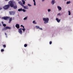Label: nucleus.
Listing matches in <instances>:
<instances>
[{
  "mask_svg": "<svg viewBox=\"0 0 73 73\" xmlns=\"http://www.w3.org/2000/svg\"><path fill=\"white\" fill-rule=\"evenodd\" d=\"M43 21H44V24H46V23H48L49 21V18H43Z\"/></svg>",
  "mask_w": 73,
  "mask_h": 73,
  "instance_id": "f257e3e1",
  "label": "nucleus"
},
{
  "mask_svg": "<svg viewBox=\"0 0 73 73\" xmlns=\"http://www.w3.org/2000/svg\"><path fill=\"white\" fill-rule=\"evenodd\" d=\"M10 7V5H7L3 7V8H4V9H8Z\"/></svg>",
  "mask_w": 73,
  "mask_h": 73,
  "instance_id": "f03ea898",
  "label": "nucleus"
},
{
  "mask_svg": "<svg viewBox=\"0 0 73 73\" xmlns=\"http://www.w3.org/2000/svg\"><path fill=\"white\" fill-rule=\"evenodd\" d=\"M9 4H10V6L11 7H13L14 6V4H13V2L12 1H10L9 2Z\"/></svg>",
  "mask_w": 73,
  "mask_h": 73,
  "instance_id": "7ed1b4c3",
  "label": "nucleus"
},
{
  "mask_svg": "<svg viewBox=\"0 0 73 73\" xmlns=\"http://www.w3.org/2000/svg\"><path fill=\"white\" fill-rule=\"evenodd\" d=\"M11 29V27H4L3 29H2V31H3L7 30V29Z\"/></svg>",
  "mask_w": 73,
  "mask_h": 73,
  "instance_id": "20e7f679",
  "label": "nucleus"
},
{
  "mask_svg": "<svg viewBox=\"0 0 73 73\" xmlns=\"http://www.w3.org/2000/svg\"><path fill=\"white\" fill-rule=\"evenodd\" d=\"M19 32L21 34V35H22L23 33V31H22V28H20L19 29Z\"/></svg>",
  "mask_w": 73,
  "mask_h": 73,
  "instance_id": "39448f33",
  "label": "nucleus"
},
{
  "mask_svg": "<svg viewBox=\"0 0 73 73\" xmlns=\"http://www.w3.org/2000/svg\"><path fill=\"white\" fill-rule=\"evenodd\" d=\"M22 7H23V8L24 9H28V6H24L23 5H22Z\"/></svg>",
  "mask_w": 73,
  "mask_h": 73,
  "instance_id": "423d86ee",
  "label": "nucleus"
},
{
  "mask_svg": "<svg viewBox=\"0 0 73 73\" xmlns=\"http://www.w3.org/2000/svg\"><path fill=\"white\" fill-rule=\"evenodd\" d=\"M9 18V17H2L1 19H4V20H8Z\"/></svg>",
  "mask_w": 73,
  "mask_h": 73,
  "instance_id": "0eeeda50",
  "label": "nucleus"
},
{
  "mask_svg": "<svg viewBox=\"0 0 73 73\" xmlns=\"http://www.w3.org/2000/svg\"><path fill=\"white\" fill-rule=\"evenodd\" d=\"M9 13L10 15H14L15 14V12L12 11H9Z\"/></svg>",
  "mask_w": 73,
  "mask_h": 73,
  "instance_id": "6e6552de",
  "label": "nucleus"
},
{
  "mask_svg": "<svg viewBox=\"0 0 73 73\" xmlns=\"http://www.w3.org/2000/svg\"><path fill=\"white\" fill-rule=\"evenodd\" d=\"M15 5H14L13 6V8L14 9H17V5L16 4V3H15Z\"/></svg>",
  "mask_w": 73,
  "mask_h": 73,
  "instance_id": "1a4fd4ad",
  "label": "nucleus"
},
{
  "mask_svg": "<svg viewBox=\"0 0 73 73\" xmlns=\"http://www.w3.org/2000/svg\"><path fill=\"white\" fill-rule=\"evenodd\" d=\"M15 27L18 29H19L20 28V25L19 24H17L15 25Z\"/></svg>",
  "mask_w": 73,
  "mask_h": 73,
  "instance_id": "9d476101",
  "label": "nucleus"
},
{
  "mask_svg": "<svg viewBox=\"0 0 73 73\" xmlns=\"http://www.w3.org/2000/svg\"><path fill=\"white\" fill-rule=\"evenodd\" d=\"M56 20L58 22V23H60L61 21V19H58V18H56Z\"/></svg>",
  "mask_w": 73,
  "mask_h": 73,
  "instance_id": "9b49d317",
  "label": "nucleus"
},
{
  "mask_svg": "<svg viewBox=\"0 0 73 73\" xmlns=\"http://www.w3.org/2000/svg\"><path fill=\"white\" fill-rule=\"evenodd\" d=\"M12 18H10L9 19V23H11V21H12Z\"/></svg>",
  "mask_w": 73,
  "mask_h": 73,
  "instance_id": "f8f14e48",
  "label": "nucleus"
},
{
  "mask_svg": "<svg viewBox=\"0 0 73 73\" xmlns=\"http://www.w3.org/2000/svg\"><path fill=\"white\" fill-rule=\"evenodd\" d=\"M57 8L59 11H61V7L59 6H58Z\"/></svg>",
  "mask_w": 73,
  "mask_h": 73,
  "instance_id": "ddd939ff",
  "label": "nucleus"
},
{
  "mask_svg": "<svg viewBox=\"0 0 73 73\" xmlns=\"http://www.w3.org/2000/svg\"><path fill=\"white\" fill-rule=\"evenodd\" d=\"M54 0H52V1L51 2V3L52 4V5H53L54 4Z\"/></svg>",
  "mask_w": 73,
  "mask_h": 73,
  "instance_id": "4468645a",
  "label": "nucleus"
},
{
  "mask_svg": "<svg viewBox=\"0 0 73 73\" xmlns=\"http://www.w3.org/2000/svg\"><path fill=\"white\" fill-rule=\"evenodd\" d=\"M22 3H23V4L25 5V2L24 1H22Z\"/></svg>",
  "mask_w": 73,
  "mask_h": 73,
  "instance_id": "2eb2a0df",
  "label": "nucleus"
},
{
  "mask_svg": "<svg viewBox=\"0 0 73 73\" xmlns=\"http://www.w3.org/2000/svg\"><path fill=\"white\" fill-rule=\"evenodd\" d=\"M70 1H67L66 2L67 4H70Z\"/></svg>",
  "mask_w": 73,
  "mask_h": 73,
  "instance_id": "dca6fc26",
  "label": "nucleus"
},
{
  "mask_svg": "<svg viewBox=\"0 0 73 73\" xmlns=\"http://www.w3.org/2000/svg\"><path fill=\"white\" fill-rule=\"evenodd\" d=\"M22 11V9H18V11Z\"/></svg>",
  "mask_w": 73,
  "mask_h": 73,
  "instance_id": "f3484780",
  "label": "nucleus"
},
{
  "mask_svg": "<svg viewBox=\"0 0 73 73\" xmlns=\"http://www.w3.org/2000/svg\"><path fill=\"white\" fill-rule=\"evenodd\" d=\"M35 21H33V23H34V24H36V22H35Z\"/></svg>",
  "mask_w": 73,
  "mask_h": 73,
  "instance_id": "a211bd4d",
  "label": "nucleus"
},
{
  "mask_svg": "<svg viewBox=\"0 0 73 73\" xmlns=\"http://www.w3.org/2000/svg\"><path fill=\"white\" fill-rule=\"evenodd\" d=\"M36 29H39V28H40V27H39V26H36Z\"/></svg>",
  "mask_w": 73,
  "mask_h": 73,
  "instance_id": "6ab92c4d",
  "label": "nucleus"
},
{
  "mask_svg": "<svg viewBox=\"0 0 73 73\" xmlns=\"http://www.w3.org/2000/svg\"><path fill=\"white\" fill-rule=\"evenodd\" d=\"M22 30H23V32H24V31H25V29L23 28V29H22Z\"/></svg>",
  "mask_w": 73,
  "mask_h": 73,
  "instance_id": "aec40b11",
  "label": "nucleus"
},
{
  "mask_svg": "<svg viewBox=\"0 0 73 73\" xmlns=\"http://www.w3.org/2000/svg\"><path fill=\"white\" fill-rule=\"evenodd\" d=\"M27 44H25L24 45V46L25 47H27Z\"/></svg>",
  "mask_w": 73,
  "mask_h": 73,
  "instance_id": "412c9836",
  "label": "nucleus"
},
{
  "mask_svg": "<svg viewBox=\"0 0 73 73\" xmlns=\"http://www.w3.org/2000/svg\"><path fill=\"white\" fill-rule=\"evenodd\" d=\"M22 11H23V12H25L26 11L24 9H22Z\"/></svg>",
  "mask_w": 73,
  "mask_h": 73,
  "instance_id": "4be33fe9",
  "label": "nucleus"
},
{
  "mask_svg": "<svg viewBox=\"0 0 73 73\" xmlns=\"http://www.w3.org/2000/svg\"><path fill=\"white\" fill-rule=\"evenodd\" d=\"M28 18L27 17H25L24 19L23 20H27V18Z\"/></svg>",
  "mask_w": 73,
  "mask_h": 73,
  "instance_id": "5701e85b",
  "label": "nucleus"
},
{
  "mask_svg": "<svg viewBox=\"0 0 73 73\" xmlns=\"http://www.w3.org/2000/svg\"><path fill=\"white\" fill-rule=\"evenodd\" d=\"M68 13H69V15H70V14L71 13H70V11H68Z\"/></svg>",
  "mask_w": 73,
  "mask_h": 73,
  "instance_id": "b1692460",
  "label": "nucleus"
},
{
  "mask_svg": "<svg viewBox=\"0 0 73 73\" xmlns=\"http://www.w3.org/2000/svg\"><path fill=\"white\" fill-rule=\"evenodd\" d=\"M28 6H29V7H31V6H32V5H30L29 4H28Z\"/></svg>",
  "mask_w": 73,
  "mask_h": 73,
  "instance_id": "393cba45",
  "label": "nucleus"
},
{
  "mask_svg": "<svg viewBox=\"0 0 73 73\" xmlns=\"http://www.w3.org/2000/svg\"><path fill=\"white\" fill-rule=\"evenodd\" d=\"M3 27H6V25L5 24H3Z\"/></svg>",
  "mask_w": 73,
  "mask_h": 73,
  "instance_id": "a878e982",
  "label": "nucleus"
},
{
  "mask_svg": "<svg viewBox=\"0 0 73 73\" xmlns=\"http://www.w3.org/2000/svg\"><path fill=\"white\" fill-rule=\"evenodd\" d=\"M3 46L4 48H5L6 47V45H5H5H3Z\"/></svg>",
  "mask_w": 73,
  "mask_h": 73,
  "instance_id": "bb28decb",
  "label": "nucleus"
},
{
  "mask_svg": "<svg viewBox=\"0 0 73 73\" xmlns=\"http://www.w3.org/2000/svg\"><path fill=\"white\" fill-rule=\"evenodd\" d=\"M1 52H4V50L3 49H1Z\"/></svg>",
  "mask_w": 73,
  "mask_h": 73,
  "instance_id": "cd10ccee",
  "label": "nucleus"
},
{
  "mask_svg": "<svg viewBox=\"0 0 73 73\" xmlns=\"http://www.w3.org/2000/svg\"><path fill=\"white\" fill-rule=\"evenodd\" d=\"M51 11V10L50 9H48V12H50Z\"/></svg>",
  "mask_w": 73,
  "mask_h": 73,
  "instance_id": "c85d7f7f",
  "label": "nucleus"
},
{
  "mask_svg": "<svg viewBox=\"0 0 73 73\" xmlns=\"http://www.w3.org/2000/svg\"><path fill=\"white\" fill-rule=\"evenodd\" d=\"M52 42L51 41L50 42L49 44L50 45H51V44H52Z\"/></svg>",
  "mask_w": 73,
  "mask_h": 73,
  "instance_id": "c756f323",
  "label": "nucleus"
},
{
  "mask_svg": "<svg viewBox=\"0 0 73 73\" xmlns=\"http://www.w3.org/2000/svg\"><path fill=\"white\" fill-rule=\"evenodd\" d=\"M19 4H21V2L19 1Z\"/></svg>",
  "mask_w": 73,
  "mask_h": 73,
  "instance_id": "7c9ffc66",
  "label": "nucleus"
},
{
  "mask_svg": "<svg viewBox=\"0 0 73 73\" xmlns=\"http://www.w3.org/2000/svg\"><path fill=\"white\" fill-rule=\"evenodd\" d=\"M39 29H40V30H42V28H40L39 27Z\"/></svg>",
  "mask_w": 73,
  "mask_h": 73,
  "instance_id": "2f4dec72",
  "label": "nucleus"
},
{
  "mask_svg": "<svg viewBox=\"0 0 73 73\" xmlns=\"http://www.w3.org/2000/svg\"><path fill=\"white\" fill-rule=\"evenodd\" d=\"M34 5H36V2H34Z\"/></svg>",
  "mask_w": 73,
  "mask_h": 73,
  "instance_id": "473e14b6",
  "label": "nucleus"
},
{
  "mask_svg": "<svg viewBox=\"0 0 73 73\" xmlns=\"http://www.w3.org/2000/svg\"><path fill=\"white\" fill-rule=\"evenodd\" d=\"M58 15L59 16H61V15H60V13H59Z\"/></svg>",
  "mask_w": 73,
  "mask_h": 73,
  "instance_id": "72a5a7b5",
  "label": "nucleus"
},
{
  "mask_svg": "<svg viewBox=\"0 0 73 73\" xmlns=\"http://www.w3.org/2000/svg\"><path fill=\"white\" fill-rule=\"evenodd\" d=\"M5 34L6 36H7V34L6 33H5Z\"/></svg>",
  "mask_w": 73,
  "mask_h": 73,
  "instance_id": "f704fd0d",
  "label": "nucleus"
},
{
  "mask_svg": "<svg viewBox=\"0 0 73 73\" xmlns=\"http://www.w3.org/2000/svg\"><path fill=\"white\" fill-rule=\"evenodd\" d=\"M1 23H2V24H3H3H4V22H3V21H2V22H1Z\"/></svg>",
  "mask_w": 73,
  "mask_h": 73,
  "instance_id": "c9c22d12",
  "label": "nucleus"
},
{
  "mask_svg": "<svg viewBox=\"0 0 73 73\" xmlns=\"http://www.w3.org/2000/svg\"><path fill=\"white\" fill-rule=\"evenodd\" d=\"M2 9V8H1V7H0V10H1Z\"/></svg>",
  "mask_w": 73,
  "mask_h": 73,
  "instance_id": "e433bc0d",
  "label": "nucleus"
},
{
  "mask_svg": "<svg viewBox=\"0 0 73 73\" xmlns=\"http://www.w3.org/2000/svg\"><path fill=\"white\" fill-rule=\"evenodd\" d=\"M21 27H23V25H21Z\"/></svg>",
  "mask_w": 73,
  "mask_h": 73,
  "instance_id": "4c0bfd02",
  "label": "nucleus"
},
{
  "mask_svg": "<svg viewBox=\"0 0 73 73\" xmlns=\"http://www.w3.org/2000/svg\"><path fill=\"white\" fill-rule=\"evenodd\" d=\"M33 1H34V2H35V0H33Z\"/></svg>",
  "mask_w": 73,
  "mask_h": 73,
  "instance_id": "58836bf2",
  "label": "nucleus"
},
{
  "mask_svg": "<svg viewBox=\"0 0 73 73\" xmlns=\"http://www.w3.org/2000/svg\"><path fill=\"white\" fill-rule=\"evenodd\" d=\"M23 27V28H24V26H23V27Z\"/></svg>",
  "mask_w": 73,
  "mask_h": 73,
  "instance_id": "ea45409f",
  "label": "nucleus"
},
{
  "mask_svg": "<svg viewBox=\"0 0 73 73\" xmlns=\"http://www.w3.org/2000/svg\"><path fill=\"white\" fill-rule=\"evenodd\" d=\"M0 26H1V23H0Z\"/></svg>",
  "mask_w": 73,
  "mask_h": 73,
  "instance_id": "a19ab883",
  "label": "nucleus"
},
{
  "mask_svg": "<svg viewBox=\"0 0 73 73\" xmlns=\"http://www.w3.org/2000/svg\"><path fill=\"white\" fill-rule=\"evenodd\" d=\"M8 0H5V1H8Z\"/></svg>",
  "mask_w": 73,
  "mask_h": 73,
  "instance_id": "79ce46f5",
  "label": "nucleus"
},
{
  "mask_svg": "<svg viewBox=\"0 0 73 73\" xmlns=\"http://www.w3.org/2000/svg\"><path fill=\"white\" fill-rule=\"evenodd\" d=\"M22 1H24V0H22Z\"/></svg>",
  "mask_w": 73,
  "mask_h": 73,
  "instance_id": "37998d69",
  "label": "nucleus"
},
{
  "mask_svg": "<svg viewBox=\"0 0 73 73\" xmlns=\"http://www.w3.org/2000/svg\"><path fill=\"white\" fill-rule=\"evenodd\" d=\"M18 1H19V0H17Z\"/></svg>",
  "mask_w": 73,
  "mask_h": 73,
  "instance_id": "c03bdc74",
  "label": "nucleus"
},
{
  "mask_svg": "<svg viewBox=\"0 0 73 73\" xmlns=\"http://www.w3.org/2000/svg\"><path fill=\"white\" fill-rule=\"evenodd\" d=\"M1 18V17H0V18Z\"/></svg>",
  "mask_w": 73,
  "mask_h": 73,
  "instance_id": "a18cd8bd",
  "label": "nucleus"
},
{
  "mask_svg": "<svg viewBox=\"0 0 73 73\" xmlns=\"http://www.w3.org/2000/svg\"><path fill=\"white\" fill-rule=\"evenodd\" d=\"M64 0L66 1V0Z\"/></svg>",
  "mask_w": 73,
  "mask_h": 73,
  "instance_id": "49530a36",
  "label": "nucleus"
}]
</instances>
